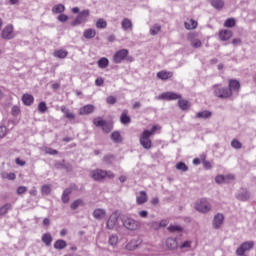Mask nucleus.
Wrapping results in <instances>:
<instances>
[{"label":"nucleus","mask_w":256,"mask_h":256,"mask_svg":"<svg viewBox=\"0 0 256 256\" xmlns=\"http://www.w3.org/2000/svg\"><path fill=\"white\" fill-rule=\"evenodd\" d=\"M158 126H153L151 130H144L140 136V145L144 149H151L152 142H151V135H155V131H157Z\"/></svg>","instance_id":"f257e3e1"},{"label":"nucleus","mask_w":256,"mask_h":256,"mask_svg":"<svg viewBox=\"0 0 256 256\" xmlns=\"http://www.w3.org/2000/svg\"><path fill=\"white\" fill-rule=\"evenodd\" d=\"M121 221L123 227H125V229H127L128 231H137V229L141 228V222L135 220L132 217L123 216Z\"/></svg>","instance_id":"f03ea898"},{"label":"nucleus","mask_w":256,"mask_h":256,"mask_svg":"<svg viewBox=\"0 0 256 256\" xmlns=\"http://www.w3.org/2000/svg\"><path fill=\"white\" fill-rule=\"evenodd\" d=\"M90 175L94 181H103L105 177H108V179H113L115 177V174L111 171H105L101 169H96L90 172Z\"/></svg>","instance_id":"7ed1b4c3"},{"label":"nucleus","mask_w":256,"mask_h":256,"mask_svg":"<svg viewBox=\"0 0 256 256\" xmlns=\"http://www.w3.org/2000/svg\"><path fill=\"white\" fill-rule=\"evenodd\" d=\"M213 91H214L215 97H218V99H229L230 97H232L231 90L219 84H216L213 86Z\"/></svg>","instance_id":"20e7f679"},{"label":"nucleus","mask_w":256,"mask_h":256,"mask_svg":"<svg viewBox=\"0 0 256 256\" xmlns=\"http://www.w3.org/2000/svg\"><path fill=\"white\" fill-rule=\"evenodd\" d=\"M255 247L254 241H246L240 244V246L236 249V255L237 256H247V253L252 251V249Z\"/></svg>","instance_id":"39448f33"},{"label":"nucleus","mask_w":256,"mask_h":256,"mask_svg":"<svg viewBox=\"0 0 256 256\" xmlns=\"http://www.w3.org/2000/svg\"><path fill=\"white\" fill-rule=\"evenodd\" d=\"M195 209L199 211V213H209V211H211V203L205 198L200 199L195 203Z\"/></svg>","instance_id":"423d86ee"},{"label":"nucleus","mask_w":256,"mask_h":256,"mask_svg":"<svg viewBox=\"0 0 256 256\" xmlns=\"http://www.w3.org/2000/svg\"><path fill=\"white\" fill-rule=\"evenodd\" d=\"M89 15H90L89 10H83L79 12L78 16L71 23L72 27H77L79 25H82V23H86Z\"/></svg>","instance_id":"0eeeda50"},{"label":"nucleus","mask_w":256,"mask_h":256,"mask_svg":"<svg viewBox=\"0 0 256 256\" xmlns=\"http://www.w3.org/2000/svg\"><path fill=\"white\" fill-rule=\"evenodd\" d=\"M127 55H129V50L127 49H121L117 51L113 55V63H116V64L123 63V61H125V59L127 58Z\"/></svg>","instance_id":"6e6552de"},{"label":"nucleus","mask_w":256,"mask_h":256,"mask_svg":"<svg viewBox=\"0 0 256 256\" xmlns=\"http://www.w3.org/2000/svg\"><path fill=\"white\" fill-rule=\"evenodd\" d=\"M158 99L162 101H177V99H181V94L175 92H164L158 96Z\"/></svg>","instance_id":"1a4fd4ad"},{"label":"nucleus","mask_w":256,"mask_h":256,"mask_svg":"<svg viewBox=\"0 0 256 256\" xmlns=\"http://www.w3.org/2000/svg\"><path fill=\"white\" fill-rule=\"evenodd\" d=\"M188 39L191 43V47L194 49H199L203 43L201 42V39H199V33L193 32L189 34Z\"/></svg>","instance_id":"9d476101"},{"label":"nucleus","mask_w":256,"mask_h":256,"mask_svg":"<svg viewBox=\"0 0 256 256\" xmlns=\"http://www.w3.org/2000/svg\"><path fill=\"white\" fill-rule=\"evenodd\" d=\"M14 28L12 26V24H8L1 33V37L2 39H6L7 41L14 39L15 38V34L13 33Z\"/></svg>","instance_id":"9b49d317"},{"label":"nucleus","mask_w":256,"mask_h":256,"mask_svg":"<svg viewBox=\"0 0 256 256\" xmlns=\"http://www.w3.org/2000/svg\"><path fill=\"white\" fill-rule=\"evenodd\" d=\"M241 89V83L238 80L230 79L228 84V90L231 91V95L233 96L234 93H239Z\"/></svg>","instance_id":"f8f14e48"},{"label":"nucleus","mask_w":256,"mask_h":256,"mask_svg":"<svg viewBox=\"0 0 256 256\" xmlns=\"http://www.w3.org/2000/svg\"><path fill=\"white\" fill-rule=\"evenodd\" d=\"M119 223V216L115 213L111 214L109 219L107 220L106 227L107 229L113 230Z\"/></svg>","instance_id":"ddd939ff"},{"label":"nucleus","mask_w":256,"mask_h":256,"mask_svg":"<svg viewBox=\"0 0 256 256\" xmlns=\"http://www.w3.org/2000/svg\"><path fill=\"white\" fill-rule=\"evenodd\" d=\"M223 221H225V216H223V214L218 213L214 216L213 219V228L214 229H221V225H223Z\"/></svg>","instance_id":"4468645a"},{"label":"nucleus","mask_w":256,"mask_h":256,"mask_svg":"<svg viewBox=\"0 0 256 256\" xmlns=\"http://www.w3.org/2000/svg\"><path fill=\"white\" fill-rule=\"evenodd\" d=\"M93 217L97 221L103 220L105 217H107V211L103 208H97L93 211Z\"/></svg>","instance_id":"2eb2a0df"},{"label":"nucleus","mask_w":256,"mask_h":256,"mask_svg":"<svg viewBox=\"0 0 256 256\" xmlns=\"http://www.w3.org/2000/svg\"><path fill=\"white\" fill-rule=\"evenodd\" d=\"M233 179H235L234 175H218L215 177V181L216 183H218L219 185L223 184V183H229V181H233Z\"/></svg>","instance_id":"dca6fc26"},{"label":"nucleus","mask_w":256,"mask_h":256,"mask_svg":"<svg viewBox=\"0 0 256 256\" xmlns=\"http://www.w3.org/2000/svg\"><path fill=\"white\" fill-rule=\"evenodd\" d=\"M219 37L221 41H229V39L233 37V31L229 29H224L219 32Z\"/></svg>","instance_id":"f3484780"},{"label":"nucleus","mask_w":256,"mask_h":256,"mask_svg":"<svg viewBox=\"0 0 256 256\" xmlns=\"http://www.w3.org/2000/svg\"><path fill=\"white\" fill-rule=\"evenodd\" d=\"M95 111V106L88 104L79 109V115H91Z\"/></svg>","instance_id":"a211bd4d"},{"label":"nucleus","mask_w":256,"mask_h":256,"mask_svg":"<svg viewBox=\"0 0 256 256\" xmlns=\"http://www.w3.org/2000/svg\"><path fill=\"white\" fill-rule=\"evenodd\" d=\"M123 31H133V22L129 18H124L121 22Z\"/></svg>","instance_id":"6ab92c4d"},{"label":"nucleus","mask_w":256,"mask_h":256,"mask_svg":"<svg viewBox=\"0 0 256 256\" xmlns=\"http://www.w3.org/2000/svg\"><path fill=\"white\" fill-rule=\"evenodd\" d=\"M60 111L64 113V117L66 119H68L69 121H75V118H76L75 114L65 106H61Z\"/></svg>","instance_id":"aec40b11"},{"label":"nucleus","mask_w":256,"mask_h":256,"mask_svg":"<svg viewBox=\"0 0 256 256\" xmlns=\"http://www.w3.org/2000/svg\"><path fill=\"white\" fill-rule=\"evenodd\" d=\"M249 197H251V195L249 194V191L245 189L240 190V192L236 194V199H238V201H249Z\"/></svg>","instance_id":"412c9836"},{"label":"nucleus","mask_w":256,"mask_h":256,"mask_svg":"<svg viewBox=\"0 0 256 256\" xmlns=\"http://www.w3.org/2000/svg\"><path fill=\"white\" fill-rule=\"evenodd\" d=\"M139 245H141V240L140 239H132L129 244L126 245V249L128 251H135V249H137V247H139Z\"/></svg>","instance_id":"4be33fe9"},{"label":"nucleus","mask_w":256,"mask_h":256,"mask_svg":"<svg viewBox=\"0 0 256 256\" xmlns=\"http://www.w3.org/2000/svg\"><path fill=\"white\" fill-rule=\"evenodd\" d=\"M157 77L162 81H167V79H171V77H173V72L162 70L157 73Z\"/></svg>","instance_id":"5701e85b"},{"label":"nucleus","mask_w":256,"mask_h":256,"mask_svg":"<svg viewBox=\"0 0 256 256\" xmlns=\"http://www.w3.org/2000/svg\"><path fill=\"white\" fill-rule=\"evenodd\" d=\"M147 192L145 191H140L139 195L136 197V202L138 205H143L147 203Z\"/></svg>","instance_id":"b1692460"},{"label":"nucleus","mask_w":256,"mask_h":256,"mask_svg":"<svg viewBox=\"0 0 256 256\" xmlns=\"http://www.w3.org/2000/svg\"><path fill=\"white\" fill-rule=\"evenodd\" d=\"M166 247H167V249H169V251H173V250L177 249V247H178L177 240L174 238H168L166 240Z\"/></svg>","instance_id":"393cba45"},{"label":"nucleus","mask_w":256,"mask_h":256,"mask_svg":"<svg viewBox=\"0 0 256 256\" xmlns=\"http://www.w3.org/2000/svg\"><path fill=\"white\" fill-rule=\"evenodd\" d=\"M128 113H129L128 110H123L120 116V121L122 125H129V123H131V117L128 116Z\"/></svg>","instance_id":"a878e982"},{"label":"nucleus","mask_w":256,"mask_h":256,"mask_svg":"<svg viewBox=\"0 0 256 256\" xmlns=\"http://www.w3.org/2000/svg\"><path fill=\"white\" fill-rule=\"evenodd\" d=\"M13 209V206L11 203H6L2 207H0V217H3V215H7L9 211Z\"/></svg>","instance_id":"bb28decb"},{"label":"nucleus","mask_w":256,"mask_h":256,"mask_svg":"<svg viewBox=\"0 0 256 256\" xmlns=\"http://www.w3.org/2000/svg\"><path fill=\"white\" fill-rule=\"evenodd\" d=\"M42 243H44L46 247H51V243H53V236L49 233L44 234L42 236Z\"/></svg>","instance_id":"cd10ccee"},{"label":"nucleus","mask_w":256,"mask_h":256,"mask_svg":"<svg viewBox=\"0 0 256 256\" xmlns=\"http://www.w3.org/2000/svg\"><path fill=\"white\" fill-rule=\"evenodd\" d=\"M95 35H97V31L93 28L86 29L83 33V37H85V39H93Z\"/></svg>","instance_id":"c85d7f7f"},{"label":"nucleus","mask_w":256,"mask_h":256,"mask_svg":"<svg viewBox=\"0 0 256 256\" xmlns=\"http://www.w3.org/2000/svg\"><path fill=\"white\" fill-rule=\"evenodd\" d=\"M211 5L214 9L221 11L225 7V2L223 0H211Z\"/></svg>","instance_id":"c756f323"},{"label":"nucleus","mask_w":256,"mask_h":256,"mask_svg":"<svg viewBox=\"0 0 256 256\" xmlns=\"http://www.w3.org/2000/svg\"><path fill=\"white\" fill-rule=\"evenodd\" d=\"M22 101L24 105H33V101H35V98H33V95L31 94H24L22 97Z\"/></svg>","instance_id":"7c9ffc66"},{"label":"nucleus","mask_w":256,"mask_h":256,"mask_svg":"<svg viewBox=\"0 0 256 256\" xmlns=\"http://www.w3.org/2000/svg\"><path fill=\"white\" fill-rule=\"evenodd\" d=\"M213 114L209 110H204L196 114L197 119H209Z\"/></svg>","instance_id":"2f4dec72"},{"label":"nucleus","mask_w":256,"mask_h":256,"mask_svg":"<svg viewBox=\"0 0 256 256\" xmlns=\"http://www.w3.org/2000/svg\"><path fill=\"white\" fill-rule=\"evenodd\" d=\"M178 106L180 107V109L182 111H187V109H189V107H191V104L187 100L180 99L178 101Z\"/></svg>","instance_id":"473e14b6"},{"label":"nucleus","mask_w":256,"mask_h":256,"mask_svg":"<svg viewBox=\"0 0 256 256\" xmlns=\"http://www.w3.org/2000/svg\"><path fill=\"white\" fill-rule=\"evenodd\" d=\"M69 55V52L66 50H56L54 52V57H57L58 59H65Z\"/></svg>","instance_id":"72a5a7b5"},{"label":"nucleus","mask_w":256,"mask_h":256,"mask_svg":"<svg viewBox=\"0 0 256 256\" xmlns=\"http://www.w3.org/2000/svg\"><path fill=\"white\" fill-rule=\"evenodd\" d=\"M108 243L111 245V247L117 246V243H119V236L115 234L110 235Z\"/></svg>","instance_id":"f704fd0d"},{"label":"nucleus","mask_w":256,"mask_h":256,"mask_svg":"<svg viewBox=\"0 0 256 256\" xmlns=\"http://www.w3.org/2000/svg\"><path fill=\"white\" fill-rule=\"evenodd\" d=\"M65 247H67V242L65 240H57L54 243V249L61 250V249H65Z\"/></svg>","instance_id":"c9c22d12"},{"label":"nucleus","mask_w":256,"mask_h":256,"mask_svg":"<svg viewBox=\"0 0 256 256\" xmlns=\"http://www.w3.org/2000/svg\"><path fill=\"white\" fill-rule=\"evenodd\" d=\"M185 28L188 29V30H191V29H197V21L193 20V19H190L188 22H185Z\"/></svg>","instance_id":"e433bc0d"},{"label":"nucleus","mask_w":256,"mask_h":256,"mask_svg":"<svg viewBox=\"0 0 256 256\" xmlns=\"http://www.w3.org/2000/svg\"><path fill=\"white\" fill-rule=\"evenodd\" d=\"M98 67L100 69H106V67H109V59L101 58L100 60H98Z\"/></svg>","instance_id":"4c0bfd02"},{"label":"nucleus","mask_w":256,"mask_h":256,"mask_svg":"<svg viewBox=\"0 0 256 256\" xmlns=\"http://www.w3.org/2000/svg\"><path fill=\"white\" fill-rule=\"evenodd\" d=\"M64 11H65V5L63 4L55 5L52 8V13H55V14L63 13Z\"/></svg>","instance_id":"58836bf2"},{"label":"nucleus","mask_w":256,"mask_h":256,"mask_svg":"<svg viewBox=\"0 0 256 256\" xmlns=\"http://www.w3.org/2000/svg\"><path fill=\"white\" fill-rule=\"evenodd\" d=\"M97 29H107V21L103 18H100L96 22Z\"/></svg>","instance_id":"ea45409f"},{"label":"nucleus","mask_w":256,"mask_h":256,"mask_svg":"<svg viewBox=\"0 0 256 256\" xmlns=\"http://www.w3.org/2000/svg\"><path fill=\"white\" fill-rule=\"evenodd\" d=\"M168 231H170V233H181V231H183V227L179 225H170L168 227Z\"/></svg>","instance_id":"a19ab883"},{"label":"nucleus","mask_w":256,"mask_h":256,"mask_svg":"<svg viewBox=\"0 0 256 256\" xmlns=\"http://www.w3.org/2000/svg\"><path fill=\"white\" fill-rule=\"evenodd\" d=\"M1 177H2V179H8L9 181H15V179H16V175H15V173H6V172H3L2 174H1Z\"/></svg>","instance_id":"79ce46f5"},{"label":"nucleus","mask_w":256,"mask_h":256,"mask_svg":"<svg viewBox=\"0 0 256 256\" xmlns=\"http://www.w3.org/2000/svg\"><path fill=\"white\" fill-rule=\"evenodd\" d=\"M176 169L178 171H183L184 173L189 171V167L185 165V162H178L176 164Z\"/></svg>","instance_id":"37998d69"},{"label":"nucleus","mask_w":256,"mask_h":256,"mask_svg":"<svg viewBox=\"0 0 256 256\" xmlns=\"http://www.w3.org/2000/svg\"><path fill=\"white\" fill-rule=\"evenodd\" d=\"M71 193V189L67 188L64 190L63 194H62V201L64 203H69V195Z\"/></svg>","instance_id":"c03bdc74"},{"label":"nucleus","mask_w":256,"mask_h":256,"mask_svg":"<svg viewBox=\"0 0 256 256\" xmlns=\"http://www.w3.org/2000/svg\"><path fill=\"white\" fill-rule=\"evenodd\" d=\"M42 195H51V185L46 184L41 187Z\"/></svg>","instance_id":"a18cd8bd"},{"label":"nucleus","mask_w":256,"mask_h":256,"mask_svg":"<svg viewBox=\"0 0 256 256\" xmlns=\"http://www.w3.org/2000/svg\"><path fill=\"white\" fill-rule=\"evenodd\" d=\"M104 133H111L113 131V124L109 122H104V126H102Z\"/></svg>","instance_id":"49530a36"},{"label":"nucleus","mask_w":256,"mask_h":256,"mask_svg":"<svg viewBox=\"0 0 256 256\" xmlns=\"http://www.w3.org/2000/svg\"><path fill=\"white\" fill-rule=\"evenodd\" d=\"M111 139L114 143H121V134L115 131L111 134Z\"/></svg>","instance_id":"de8ad7c7"},{"label":"nucleus","mask_w":256,"mask_h":256,"mask_svg":"<svg viewBox=\"0 0 256 256\" xmlns=\"http://www.w3.org/2000/svg\"><path fill=\"white\" fill-rule=\"evenodd\" d=\"M93 123H94V125H95L96 127H103V126L105 125L106 121L103 120V119H101V117H98V118H95V119L93 120Z\"/></svg>","instance_id":"09e8293b"},{"label":"nucleus","mask_w":256,"mask_h":256,"mask_svg":"<svg viewBox=\"0 0 256 256\" xmlns=\"http://www.w3.org/2000/svg\"><path fill=\"white\" fill-rule=\"evenodd\" d=\"M103 161L107 165H111L113 163V161H115V156H113V155H106V156H104Z\"/></svg>","instance_id":"8fccbe9b"},{"label":"nucleus","mask_w":256,"mask_h":256,"mask_svg":"<svg viewBox=\"0 0 256 256\" xmlns=\"http://www.w3.org/2000/svg\"><path fill=\"white\" fill-rule=\"evenodd\" d=\"M167 225H169V221L167 220H162L159 224L157 222L153 223V227H155V229H159V227H167Z\"/></svg>","instance_id":"3c124183"},{"label":"nucleus","mask_w":256,"mask_h":256,"mask_svg":"<svg viewBox=\"0 0 256 256\" xmlns=\"http://www.w3.org/2000/svg\"><path fill=\"white\" fill-rule=\"evenodd\" d=\"M83 200H81V199H78V200H75L72 204H71V209H73V210H75V209H77L78 207H81V206H83Z\"/></svg>","instance_id":"603ef678"},{"label":"nucleus","mask_w":256,"mask_h":256,"mask_svg":"<svg viewBox=\"0 0 256 256\" xmlns=\"http://www.w3.org/2000/svg\"><path fill=\"white\" fill-rule=\"evenodd\" d=\"M38 111H39V113H46L47 112V103L40 102L38 104Z\"/></svg>","instance_id":"864d4df0"},{"label":"nucleus","mask_w":256,"mask_h":256,"mask_svg":"<svg viewBox=\"0 0 256 256\" xmlns=\"http://www.w3.org/2000/svg\"><path fill=\"white\" fill-rule=\"evenodd\" d=\"M231 147H233V149H241L243 147V144H241L239 140L234 139L231 142Z\"/></svg>","instance_id":"5fc2aeb1"},{"label":"nucleus","mask_w":256,"mask_h":256,"mask_svg":"<svg viewBox=\"0 0 256 256\" xmlns=\"http://www.w3.org/2000/svg\"><path fill=\"white\" fill-rule=\"evenodd\" d=\"M161 31V26L160 25H154L150 28V33L152 35H157Z\"/></svg>","instance_id":"6e6d98bb"},{"label":"nucleus","mask_w":256,"mask_h":256,"mask_svg":"<svg viewBox=\"0 0 256 256\" xmlns=\"http://www.w3.org/2000/svg\"><path fill=\"white\" fill-rule=\"evenodd\" d=\"M224 27H235V20L233 18H228L224 23Z\"/></svg>","instance_id":"4d7b16f0"},{"label":"nucleus","mask_w":256,"mask_h":256,"mask_svg":"<svg viewBox=\"0 0 256 256\" xmlns=\"http://www.w3.org/2000/svg\"><path fill=\"white\" fill-rule=\"evenodd\" d=\"M106 103H108V105H115V103H117V98L115 96H108L106 98Z\"/></svg>","instance_id":"13d9d810"},{"label":"nucleus","mask_w":256,"mask_h":256,"mask_svg":"<svg viewBox=\"0 0 256 256\" xmlns=\"http://www.w3.org/2000/svg\"><path fill=\"white\" fill-rule=\"evenodd\" d=\"M45 153L47 155H57L59 152L53 148H45Z\"/></svg>","instance_id":"bf43d9fd"},{"label":"nucleus","mask_w":256,"mask_h":256,"mask_svg":"<svg viewBox=\"0 0 256 256\" xmlns=\"http://www.w3.org/2000/svg\"><path fill=\"white\" fill-rule=\"evenodd\" d=\"M58 21H60V23H65L66 21H69V16L65 14H60L58 16Z\"/></svg>","instance_id":"052dcab7"},{"label":"nucleus","mask_w":256,"mask_h":256,"mask_svg":"<svg viewBox=\"0 0 256 256\" xmlns=\"http://www.w3.org/2000/svg\"><path fill=\"white\" fill-rule=\"evenodd\" d=\"M191 241L187 240L185 241L181 246L180 249H190L191 248Z\"/></svg>","instance_id":"680f3d73"},{"label":"nucleus","mask_w":256,"mask_h":256,"mask_svg":"<svg viewBox=\"0 0 256 256\" xmlns=\"http://www.w3.org/2000/svg\"><path fill=\"white\" fill-rule=\"evenodd\" d=\"M17 193H18V195H23V193H27V187H25V186L18 187Z\"/></svg>","instance_id":"e2e57ef3"},{"label":"nucleus","mask_w":256,"mask_h":256,"mask_svg":"<svg viewBox=\"0 0 256 256\" xmlns=\"http://www.w3.org/2000/svg\"><path fill=\"white\" fill-rule=\"evenodd\" d=\"M7 135V128L5 126L0 127V139Z\"/></svg>","instance_id":"0e129e2a"},{"label":"nucleus","mask_w":256,"mask_h":256,"mask_svg":"<svg viewBox=\"0 0 256 256\" xmlns=\"http://www.w3.org/2000/svg\"><path fill=\"white\" fill-rule=\"evenodd\" d=\"M12 115H14V117H17V115H19V106L12 107Z\"/></svg>","instance_id":"69168bd1"},{"label":"nucleus","mask_w":256,"mask_h":256,"mask_svg":"<svg viewBox=\"0 0 256 256\" xmlns=\"http://www.w3.org/2000/svg\"><path fill=\"white\" fill-rule=\"evenodd\" d=\"M138 214L140 217H142V219H145L149 215V212H147V210H142Z\"/></svg>","instance_id":"338daca9"},{"label":"nucleus","mask_w":256,"mask_h":256,"mask_svg":"<svg viewBox=\"0 0 256 256\" xmlns=\"http://www.w3.org/2000/svg\"><path fill=\"white\" fill-rule=\"evenodd\" d=\"M105 81L103 80V78H97L95 80V85H97V87H101L103 85Z\"/></svg>","instance_id":"774afa93"}]
</instances>
